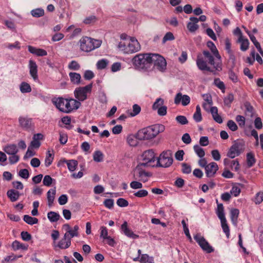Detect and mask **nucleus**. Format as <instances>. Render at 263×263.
I'll return each mask as SVG.
<instances>
[{
    "instance_id": "nucleus-51",
    "label": "nucleus",
    "mask_w": 263,
    "mask_h": 263,
    "mask_svg": "<svg viewBox=\"0 0 263 263\" xmlns=\"http://www.w3.org/2000/svg\"><path fill=\"white\" fill-rule=\"evenodd\" d=\"M175 39L173 34L171 32H167L164 36L162 42L163 43H165L167 41H173Z\"/></svg>"
},
{
    "instance_id": "nucleus-61",
    "label": "nucleus",
    "mask_w": 263,
    "mask_h": 263,
    "mask_svg": "<svg viewBox=\"0 0 263 263\" xmlns=\"http://www.w3.org/2000/svg\"><path fill=\"white\" fill-rule=\"evenodd\" d=\"M97 18L95 15H90L86 17L83 21L84 23L86 24H90L96 21Z\"/></svg>"
},
{
    "instance_id": "nucleus-29",
    "label": "nucleus",
    "mask_w": 263,
    "mask_h": 263,
    "mask_svg": "<svg viewBox=\"0 0 263 263\" xmlns=\"http://www.w3.org/2000/svg\"><path fill=\"white\" fill-rule=\"evenodd\" d=\"M239 214V211L237 209H233L231 210L230 216L231 221L234 225H236L237 218Z\"/></svg>"
},
{
    "instance_id": "nucleus-23",
    "label": "nucleus",
    "mask_w": 263,
    "mask_h": 263,
    "mask_svg": "<svg viewBox=\"0 0 263 263\" xmlns=\"http://www.w3.org/2000/svg\"><path fill=\"white\" fill-rule=\"evenodd\" d=\"M56 193L55 189H50L47 194V200H48V205L49 206H51L54 201L55 195Z\"/></svg>"
},
{
    "instance_id": "nucleus-13",
    "label": "nucleus",
    "mask_w": 263,
    "mask_h": 263,
    "mask_svg": "<svg viewBox=\"0 0 263 263\" xmlns=\"http://www.w3.org/2000/svg\"><path fill=\"white\" fill-rule=\"evenodd\" d=\"M143 164H138L136 167L134 172L137 173V177L140 180L143 182H146L147 180V178L151 176L149 173L146 172L143 170Z\"/></svg>"
},
{
    "instance_id": "nucleus-62",
    "label": "nucleus",
    "mask_w": 263,
    "mask_h": 263,
    "mask_svg": "<svg viewBox=\"0 0 263 263\" xmlns=\"http://www.w3.org/2000/svg\"><path fill=\"white\" fill-rule=\"evenodd\" d=\"M148 195V192L145 190H141L134 193V195L138 197H146Z\"/></svg>"
},
{
    "instance_id": "nucleus-38",
    "label": "nucleus",
    "mask_w": 263,
    "mask_h": 263,
    "mask_svg": "<svg viewBox=\"0 0 263 263\" xmlns=\"http://www.w3.org/2000/svg\"><path fill=\"white\" fill-rule=\"evenodd\" d=\"M108 64V61L106 59H102L97 63L96 66L98 69H103L106 68Z\"/></svg>"
},
{
    "instance_id": "nucleus-14",
    "label": "nucleus",
    "mask_w": 263,
    "mask_h": 263,
    "mask_svg": "<svg viewBox=\"0 0 263 263\" xmlns=\"http://www.w3.org/2000/svg\"><path fill=\"white\" fill-rule=\"evenodd\" d=\"M205 167V173L208 178L215 176L217 171L218 170V166L216 162H212L208 164Z\"/></svg>"
},
{
    "instance_id": "nucleus-50",
    "label": "nucleus",
    "mask_w": 263,
    "mask_h": 263,
    "mask_svg": "<svg viewBox=\"0 0 263 263\" xmlns=\"http://www.w3.org/2000/svg\"><path fill=\"white\" fill-rule=\"evenodd\" d=\"M182 172L184 174H189L191 173V166L187 163H182Z\"/></svg>"
},
{
    "instance_id": "nucleus-16",
    "label": "nucleus",
    "mask_w": 263,
    "mask_h": 263,
    "mask_svg": "<svg viewBox=\"0 0 263 263\" xmlns=\"http://www.w3.org/2000/svg\"><path fill=\"white\" fill-rule=\"evenodd\" d=\"M20 125L25 130H30L32 126V119L27 117H20L18 118Z\"/></svg>"
},
{
    "instance_id": "nucleus-54",
    "label": "nucleus",
    "mask_w": 263,
    "mask_h": 263,
    "mask_svg": "<svg viewBox=\"0 0 263 263\" xmlns=\"http://www.w3.org/2000/svg\"><path fill=\"white\" fill-rule=\"evenodd\" d=\"M229 77L230 79L234 83H236L238 81V78L237 76L234 73V72L231 69L229 71Z\"/></svg>"
},
{
    "instance_id": "nucleus-10",
    "label": "nucleus",
    "mask_w": 263,
    "mask_h": 263,
    "mask_svg": "<svg viewBox=\"0 0 263 263\" xmlns=\"http://www.w3.org/2000/svg\"><path fill=\"white\" fill-rule=\"evenodd\" d=\"M156 137L153 125L139 130L137 134V138L141 140L152 139Z\"/></svg>"
},
{
    "instance_id": "nucleus-17",
    "label": "nucleus",
    "mask_w": 263,
    "mask_h": 263,
    "mask_svg": "<svg viewBox=\"0 0 263 263\" xmlns=\"http://www.w3.org/2000/svg\"><path fill=\"white\" fill-rule=\"evenodd\" d=\"M121 229L124 234L129 238L137 239L139 237V235L134 234L132 230L128 228L126 221H124L121 225Z\"/></svg>"
},
{
    "instance_id": "nucleus-53",
    "label": "nucleus",
    "mask_w": 263,
    "mask_h": 263,
    "mask_svg": "<svg viewBox=\"0 0 263 263\" xmlns=\"http://www.w3.org/2000/svg\"><path fill=\"white\" fill-rule=\"evenodd\" d=\"M141 111V107L137 104H134L133 106V112H130V115L132 117L137 115Z\"/></svg>"
},
{
    "instance_id": "nucleus-5",
    "label": "nucleus",
    "mask_w": 263,
    "mask_h": 263,
    "mask_svg": "<svg viewBox=\"0 0 263 263\" xmlns=\"http://www.w3.org/2000/svg\"><path fill=\"white\" fill-rule=\"evenodd\" d=\"M173 162L172 152L171 150H167L163 151L160 155L159 157L157 158V162L155 165L162 167H168L172 164Z\"/></svg>"
},
{
    "instance_id": "nucleus-30",
    "label": "nucleus",
    "mask_w": 263,
    "mask_h": 263,
    "mask_svg": "<svg viewBox=\"0 0 263 263\" xmlns=\"http://www.w3.org/2000/svg\"><path fill=\"white\" fill-rule=\"evenodd\" d=\"M28 245L22 243L17 240H15L12 244V247L14 250H17L22 249L23 250H26L28 249Z\"/></svg>"
},
{
    "instance_id": "nucleus-52",
    "label": "nucleus",
    "mask_w": 263,
    "mask_h": 263,
    "mask_svg": "<svg viewBox=\"0 0 263 263\" xmlns=\"http://www.w3.org/2000/svg\"><path fill=\"white\" fill-rule=\"evenodd\" d=\"M18 175L21 177H22L24 179H27L29 177V171H28V170H27L26 168L22 169L20 171V172L18 173Z\"/></svg>"
},
{
    "instance_id": "nucleus-35",
    "label": "nucleus",
    "mask_w": 263,
    "mask_h": 263,
    "mask_svg": "<svg viewBox=\"0 0 263 263\" xmlns=\"http://www.w3.org/2000/svg\"><path fill=\"white\" fill-rule=\"evenodd\" d=\"M247 161L248 167H252L255 163L256 160L254 155L252 153H249L247 154Z\"/></svg>"
},
{
    "instance_id": "nucleus-11",
    "label": "nucleus",
    "mask_w": 263,
    "mask_h": 263,
    "mask_svg": "<svg viewBox=\"0 0 263 263\" xmlns=\"http://www.w3.org/2000/svg\"><path fill=\"white\" fill-rule=\"evenodd\" d=\"M194 238L203 251L207 253L214 252V250L213 247L210 246L208 241L200 233L195 235Z\"/></svg>"
},
{
    "instance_id": "nucleus-64",
    "label": "nucleus",
    "mask_w": 263,
    "mask_h": 263,
    "mask_svg": "<svg viewBox=\"0 0 263 263\" xmlns=\"http://www.w3.org/2000/svg\"><path fill=\"white\" fill-rule=\"evenodd\" d=\"M68 201L67 196L65 194H63L61 195L59 199L58 202L60 205H64Z\"/></svg>"
},
{
    "instance_id": "nucleus-48",
    "label": "nucleus",
    "mask_w": 263,
    "mask_h": 263,
    "mask_svg": "<svg viewBox=\"0 0 263 263\" xmlns=\"http://www.w3.org/2000/svg\"><path fill=\"white\" fill-rule=\"evenodd\" d=\"M53 179L49 175H46L43 179V184L47 186H50L52 183Z\"/></svg>"
},
{
    "instance_id": "nucleus-22",
    "label": "nucleus",
    "mask_w": 263,
    "mask_h": 263,
    "mask_svg": "<svg viewBox=\"0 0 263 263\" xmlns=\"http://www.w3.org/2000/svg\"><path fill=\"white\" fill-rule=\"evenodd\" d=\"M7 195L8 198L10 199V201L12 202H15L17 201L20 196V194L18 191L13 189L8 190L7 192Z\"/></svg>"
},
{
    "instance_id": "nucleus-42",
    "label": "nucleus",
    "mask_w": 263,
    "mask_h": 263,
    "mask_svg": "<svg viewBox=\"0 0 263 263\" xmlns=\"http://www.w3.org/2000/svg\"><path fill=\"white\" fill-rule=\"evenodd\" d=\"M235 120L240 127L243 128L245 127L246 120L245 118L243 116L237 115L236 117Z\"/></svg>"
},
{
    "instance_id": "nucleus-56",
    "label": "nucleus",
    "mask_w": 263,
    "mask_h": 263,
    "mask_svg": "<svg viewBox=\"0 0 263 263\" xmlns=\"http://www.w3.org/2000/svg\"><path fill=\"white\" fill-rule=\"evenodd\" d=\"M214 84L221 90L225 89V85L223 82L221 81L219 78L215 79Z\"/></svg>"
},
{
    "instance_id": "nucleus-31",
    "label": "nucleus",
    "mask_w": 263,
    "mask_h": 263,
    "mask_svg": "<svg viewBox=\"0 0 263 263\" xmlns=\"http://www.w3.org/2000/svg\"><path fill=\"white\" fill-rule=\"evenodd\" d=\"M60 215L55 212H49L47 214V218L51 222H57L60 219Z\"/></svg>"
},
{
    "instance_id": "nucleus-26",
    "label": "nucleus",
    "mask_w": 263,
    "mask_h": 263,
    "mask_svg": "<svg viewBox=\"0 0 263 263\" xmlns=\"http://www.w3.org/2000/svg\"><path fill=\"white\" fill-rule=\"evenodd\" d=\"M63 162L67 164L68 168L70 172H73L76 170L78 164V161L75 160H64Z\"/></svg>"
},
{
    "instance_id": "nucleus-55",
    "label": "nucleus",
    "mask_w": 263,
    "mask_h": 263,
    "mask_svg": "<svg viewBox=\"0 0 263 263\" xmlns=\"http://www.w3.org/2000/svg\"><path fill=\"white\" fill-rule=\"evenodd\" d=\"M53 160V157L52 156L51 154L48 152V155L46 156L45 160V165L46 167H48L50 165L52 162Z\"/></svg>"
},
{
    "instance_id": "nucleus-36",
    "label": "nucleus",
    "mask_w": 263,
    "mask_h": 263,
    "mask_svg": "<svg viewBox=\"0 0 263 263\" xmlns=\"http://www.w3.org/2000/svg\"><path fill=\"white\" fill-rule=\"evenodd\" d=\"M32 16L40 17L44 15V10L42 8H36L31 11Z\"/></svg>"
},
{
    "instance_id": "nucleus-3",
    "label": "nucleus",
    "mask_w": 263,
    "mask_h": 263,
    "mask_svg": "<svg viewBox=\"0 0 263 263\" xmlns=\"http://www.w3.org/2000/svg\"><path fill=\"white\" fill-rule=\"evenodd\" d=\"M152 53L139 54L133 59V63L137 68L148 70L151 68Z\"/></svg>"
},
{
    "instance_id": "nucleus-39",
    "label": "nucleus",
    "mask_w": 263,
    "mask_h": 263,
    "mask_svg": "<svg viewBox=\"0 0 263 263\" xmlns=\"http://www.w3.org/2000/svg\"><path fill=\"white\" fill-rule=\"evenodd\" d=\"M194 150L196 154L198 155V157L200 158H202L205 155V152L204 149L199 146L198 145H195L194 146Z\"/></svg>"
},
{
    "instance_id": "nucleus-1",
    "label": "nucleus",
    "mask_w": 263,
    "mask_h": 263,
    "mask_svg": "<svg viewBox=\"0 0 263 263\" xmlns=\"http://www.w3.org/2000/svg\"><path fill=\"white\" fill-rule=\"evenodd\" d=\"M207 46L215 57L216 60H215L213 55L209 51L204 50L203 51V54L208 63L213 66V68H211L210 67L208 66L206 61L199 55L197 56L196 64L198 68L200 70H206L213 73L214 74H216L217 72L222 70L221 58L215 44L212 42L209 41L207 43Z\"/></svg>"
},
{
    "instance_id": "nucleus-41",
    "label": "nucleus",
    "mask_w": 263,
    "mask_h": 263,
    "mask_svg": "<svg viewBox=\"0 0 263 263\" xmlns=\"http://www.w3.org/2000/svg\"><path fill=\"white\" fill-rule=\"evenodd\" d=\"M140 261L141 263H154V260L152 257H150L147 254H142Z\"/></svg>"
},
{
    "instance_id": "nucleus-15",
    "label": "nucleus",
    "mask_w": 263,
    "mask_h": 263,
    "mask_svg": "<svg viewBox=\"0 0 263 263\" xmlns=\"http://www.w3.org/2000/svg\"><path fill=\"white\" fill-rule=\"evenodd\" d=\"M181 102L183 106L187 105L190 102V97L186 95H182L181 92L178 93L175 97L174 103L179 104Z\"/></svg>"
},
{
    "instance_id": "nucleus-43",
    "label": "nucleus",
    "mask_w": 263,
    "mask_h": 263,
    "mask_svg": "<svg viewBox=\"0 0 263 263\" xmlns=\"http://www.w3.org/2000/svg\"><path fill=\"white\" fill-rule=\"evenodd\" d=\"M68 67L70 70H78L80 68V65L77 61H72L68 64Z\"/></svg>"
},
{
    "instance_id": "nucleus-18",
    "label": "nucleus",
    "mask_w": 263,
    "mask_h": 263,
    "mask_svg": "<svg viewBox=\"0 0 263 263\" xmlns=\"http://www.w3.org/2000/svg\"><path fill=\"white\" fill-rule=\"evenodd\" d=\"M29 73L34 80L38 79L37 66L34 61L30 60L29 61Z\"/></svg>"
},
{
    "instance_id": "nucleus-49",
    "label": "nucleus",
    "mask_w": 263,
    "mask_h": 263,
    "mask_svg": "<svg viewBox=\"0 0 263 263\" xmlns=\"http://www.w3.org/2000/svg\"><path fill=\"white\" fill-rule=\"evenodd\" d=\"M164 100L161 98L157 99L153 105V109H158L159 107H162L163 104Z\"/></svg>"
},
{
    "instance_id": "nucleus-25",
    "label": "nucleus",
    "mask_w": 263,
    "mask_h": 263,
    "mask_svg": "<svg viewBox=\"0 0 263 263\" xmlns=\"http://www.w3.org/2000/svg\"><path fill=\"white\" fill-rule=\"evenodd\" d=\"M216 202L217 203V208L216 210L217 215L220 220H223V219H226V217L223 204L222 203H218L217 200H216Z\"/></svg>"
},
{
    "instance_id": "nucleus-9",
    "label": "nucleus",
    "mask_w": 263,
    "mask_h": 263,
    "mask_svg": "<svg viewBox=\"0 0 263 263\" xmlns=\"http://www.w3.org/2000/svg\"><path fill=\"white\" fill-rule=\"evenodd\" d=\"M143 162L139 164H143L144 166H154L155 162L157 160L155 154L153 149L145 151L142 155Z\"/></svg>"
},
{
    "instance_id": "nucleus-7",
    "label": "nucleus",
    "mask_w": 263,
    "mask_h": 263,
    "mask_svg": "<svg viewBox=\"0 0 263 263\" xmlns=\"http://www.w3.org/2000/svg\"><path fill=\"white\" fill-rule=\"evenodd\" d=\"M156 68L160 71H164L166 67V62L165 59L158 54L152 53L151 67Z\"/></svg>"
},
{
    "instance_id": "nucleus-57",
    "label": "nucleus",
    "mask_w": 263,
    "mask_h": 263,
    "mask_svg": "<svg viewBox=\"0 0 263 263\" xmlns=\"http://www.w3.org/2000/svg\"><path fill=\"white\" fill-rule=\"evenodd\" d=\"M234 100V96L232 93L229 94L224 99V103L226 105H230Z\"/></svg>"
},
{
    "instance_id": "nucleus-32",
    "label": "nucleus",
    "mask_w": 263,
    "mask_h": 263,
    "mask_svg": "<svg viewBox=\"0 0 263 263\" xmlns=\"http://www.w3.org/2000/svg\"><path fill=\"white\" fill-rule=\"evenodd\" d=\"M20 89L22 93H28L31 91L30 85L25 82H23L21 83Z\"/></svg>"
},
{
    "instance_id": "nucleus-33",
    "label": "nucleus",
    "mask_w": 263,
    "mask_h": 263,
    "mask_svg": "<svg viewBox=\"0 0 263 263\" xmlns=\"http://www.w3.org/2000/svg\"><path fill=\"white\" fill-rule=\"evenodd\" d=\"M23 220L27 223L33 225L34 224H36L38 223V219L36 218L32 217L29 215H25L24 216Z\"/></svg>"
},
{
    "instance_id": "nucleus-37",
    "label": "nucleus",
    "mask_w": 263,
    "mask_h": 263,
    "mask_svg": "<svg viewBox=\"0 0 263 263\" xmlns=\"http://www.w3.org/2000/svg\"><path fill=\"white\" fill-rule=\"evenodd\" d=\"M221 223V227L222 228L223 232L226 234L227 238H229L230 236V229L227 223V220L226 219H223V220H220Z\"/></svg>"
},
{
    "instance_id": "nucleus-58",
    "label": "nucleus",
    "mask_w": 263,
    "mask_h": 263,
    "mask_svg": "<svg viewBox=\"0 0 263 263\" xmlns=\"http://www.w3.org/2000/svg\"><path fill=\"white\" fill-rule=\"evenodd\" d=\"M19 160L20 157L18 155H17L16 154L12 155H11V156L9 157V163L11 164H13L17 163L19 161Z\"/></svg>"
},
{
    "instance_id": "nucleus-40",
    "label": "nucleus",
    "mask_w": 263,
    "mask_h": 263,
    "mask_svg": "<svg viewBox=\"0 0 263 263\" xmlns=\"http://www.w3.org/2000/svg\"><path fill=\"white\" fill-rule=\"evenodd\" d=\"M93 158L95 161L97 162H101L103 160V154L100 151H96L93 153Z\"/></svg>"
},
{
    "instance_id": "nucleus-20",
    "label": "nucleus",
    "mask_w": 263,
    "mask_h": 263,
    "mask_svg": "<svg viewBox=\"0 0 263 263\" xmlns=\"http://www.w3.org/2000/svg\"><path fill=\"white\" fill-rule=\"evenodd\" d=\"M190 20L191 22L187 23V28L190 32H194L198 28V25L197 23L199 20L195 17H191Z\"/></svg>"
},
{
    "instance_id": "nucleus-45",
    "label": "nucleus",
    "mask_w": 263,
    "mask_h": 263,
    "mask_svg": "<svg viewBox=\"0 0 263 263\" xmlns=\"http://www.w3.org/2000/svg\"><path fill=\"white\" fill-rule=\"evenodd\" d=\"M153 126L156 136L159 133L163 132L165 128L164 126L162 124H155Z\"/></svg>"
},
{
    "instance_id": "nucleus-44",
    "label": "nucleus",
    "mask_w": 263,
    "mask_h": 263,
    "mask_svg": "<svg viewBox=\"0 0 263 263\" xmlns=\"http://www.w3.org/2000/svg\"><path fill=\"white\" fill-rule=\"evenodd\" d=\"M70 106H71L72 110L73 109H77L81 105L80 101H79L78 100H77L74 99H70Z\"/></svg>"
},
{
    "instance_id": "nucleus-47",
    "label": "nucleus",
    "mask_w": 263,
    "mask_h": 263,
    "mask_svg": "<svg viewBox=\"0 0 263 263\" xmlns=\"http://www.w3.org/2000/svg\"><path fill=\"white\" fill-rule=\"evenodd\" d=\"M227 126L228 128L232 131L235 132L237 130L238 126L235 122L232 120H230L227 122Z\"/></svg>"
},
{
    "instance_id": "nucleus-34",
    "label": "nucleus",
    "mask_w": 263,
    "mask_h": 263,
    "mask_svg": "<svg viewBox=\"0 0 263 263\" xmlns=\"http://www.w3.org/2000/svg\"><path fill=\"white\" fill-rule=\"evenodd\" d=\"M245 107L246 108V115L250 117H253L254 115V110L253 106H251L250 103H246L245 104Z\"/></svg>"
},
{
    "instance_id": "nucleus-60",
    "label": "nucleus",
    "mask_w": 263,
    "mask_h": 263,
    "mask_svg": "<svg viewBox=\"0 0 263 263\" xmlns=\"http://www.w3.org/2000/svg\"><path fill=\"white\" fill-rule=\"evenodd\" d=\"M95 77L93 72L89 70H86L84 72V78L86 80H90Z\"/></svg>"
},
{
    "instance_id": "nucleus-12",
    "label": "nucleus",
    "mask_w": 263,
    "mask_h": 263,
    "mask_svg": "<svg viewBox=\"0 0 263 263\" xmlns=\"http://www.w3.org/2000/svg\"><path fill=\"white\" fill-rule=\"evenodd\" d=\"M244 149L245 146L243 142H235L230 148L227 153V156L230 158H234L242 153Z\"/></svg>"
},
{
    "instance_id": "nucleus-6",
    "label": "nucleus",
    "mask_w": 263,
    "mask_h": 263,
    "mask_svg": "<svg viewBox=\"0 0 263 263\" xmlns=\"http://www.w3.org/2000/svg\"><path fill=\"white\" fill-rule=\"evenodd\" d=\"M52 103L61 111L70 113L72 111L70 99H64L62 97L54 98L52 100Z\"/></svg>"
},
{
    "instance_id": "nucleus-63",
    "label": "nucleus",
    "mask_w": 263,
    "mask_h": 263,
    "mask_svg": "<svg viewBox=\"0 0 263 263\" xmlns=\"http://www.w3.org/2000/svg\"><path fill=\"white\" fill-rule=\"evenodd\" d=\"M240 191L241 190L239 187L237 186H233L230 191V193L235 197H237L239 195Z\"/></svg>"
},
{
    "instance_id": "nucleus-21",
    "label": "nucleus",
    "mask_w": 263,
    "mask_h": 263,
    "mask_svg": "<svg viewBox=\"0 0 263 263\" xmlns=\"http://www.w3.org/2000/svg\"><path fill=\"white\" fill-rule=\"evenodd\" d=\"M3 150L9 155L16 154L18 151L16 145L14 144L6 145L3 147Z\"/></svg>"
},
{
    "instance_id": "nucleus-4",
    "label": "nucleus",
    "mask_w": 263,
    "mask_h": 263,
    "mask_svg": "<svg viewBox=\"0 0 263 263\" xmlns=\"http://www.w3.org/2000/svg\"><path fill=\"white\" fill-rule=\"evenodd\" d=\"M102 43V41L95 40L91 37L85 36L80 40V49L85 52H90L97 48H99Z\"/></svg>"
},
{
    "instance_id": "nucleus-28",
    "label": "nucleus",
    "mask_w": 263,
    "mask_h": 263,
    "mask_svg": "<svg viewBox=\"0 0 263 263\" xmlns=\"http://www.w3.org/2000/svg\"><path fill=\"white\" fill-rule=\"evenodd\" d=\"M238 42L240 43V50L242 51H246L249 45V42L247 39H244L243 37L242 38H238Z\"/></svg>"
},
{
    "instance_id": "nucleus-24",
    "label": "nucleus",
    "mask_w": 263,
    "mask_h": 263,
    "mask_svg": "<svg viewBox=\"0 0 263 263\" xmlns=\"http://www.w3.org/2000/svg\"><path fill=\"white\" fill-rule=\"evenodd\" d=\"M71 82L76 85H78L81 82V76L80 74L76 72H70L69 73Z\"/></svg>"
},
{
    "instance_id": "nucleus-19",
    "label": "nucleus",
    "mask_w": 263,
    "mask_h": 263,
    "mask_svg": "<svg viewBox=\"0 0 263 263\" xmlns=\"http://www.w3.org/2000/svg\"><path fill=\"white\" fill-rule=\"evenodd\" d=\"M71 242L70 238L67 236V235H65L58 242L57 247L61 249H66L71 246Z\"/></svg>"
},
{
    "instance_id": "nucleus-8",
    "label": "nucleus",
    "mask_w": 263,
    "mask_h": 263,
    "mask_svg": "<svg viewBox=\"0 0 263 263\" xmlns=\"http://www.w3.org/2000/svg\"><path fill=\"white\" fill-rule=\"evenodd\" d=\"M92 83H90L84 87L77 88L74 91L76 98L79 101H84L87 98V94L91 92Z\"/></svg>"
},
{
    "instance_id": "nucleus-2",
    "label": "nucleus",
    "mask_w": 263,
    "mask_h": 263,
    "mask_svg": "<svg viewBox=\"0 0 263 263\" xmlns=\"http://www.w3.org/2000/svg\"><path fill=\"white\" fill-rule=\"evenodd\" d=\"M118 48L125 53H132L138 52L141 49V46L137 40L134 37H130L128 41L120 42Z\"/></svg>"
},
{
    "instance_id": "nucleus-27",
    "label": "nucleus",
    "mask_w": 263,
    "mask_h": 263,
    "mask_svg": "<svg viewBox=\"0 0 263 263\" xmlns=\"http://www.w3.org/2000/svg\"><path fill=\"white\" fill-rule=\"evenodd\" d=\"M79 229V226L76 225L74 226L73 229H71L68 232H66L64 234L67 235V236L70 238V240H71L72 238L74 237H78L79 236V233L78 232Z\"/></svg>"
},
{
    "instance_id": "nucleus-46",
    "label": "nucleus",
    "mask_w": 263,
    "mask_h": 263,
    "mask_svg": "<svg viewBox=\"0 0 263 263\" xmlns=\"http://www.w3.org/2000/svg\"><path fill=\"white\" fill-rule=\"evenodd\" d=\"M176 121L181 125H185L188 123V120L184 116H178L176 117Z\"/></svg>"
},
{
    "instance_id": "nucleus-59",
    "label": "nucleus",
    "mask_w": 263,
    "mask_h": 263,
    "mask_svg": "<svg viewBox=\"0 0 263 263\" xmlns=\"http://www.w3.org/2000/svg\"><path fill=\"white\" fill-rule=\"evenodd\" d=\"M117 204L120 207H126L128 206V201L124 198H119L117 201Z\"/></svg>"
}]
</instances>
